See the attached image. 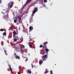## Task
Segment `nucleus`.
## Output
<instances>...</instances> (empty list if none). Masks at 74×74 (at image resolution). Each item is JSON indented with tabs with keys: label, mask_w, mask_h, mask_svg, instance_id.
I'll list each match as a JSON object with an SVG mask.
<instances>
[{
	"label": "nucleus",
	"mask_w": 74,
	"mask_h": 74,
	"mask_svg": "<svg viewBox=\"0 0 74 74\" xmlns=\"http://www.w3.org/2000/svg\"><path fill=\"white\" fill-rule=\"evenodd\" d=\"M13 6V5H12V3L11 2V3H9L8 4V7H10V8H12Z\"/></svg>",
	"instance_id": "obj_4"
},
{
	"label": "nucleus",
	"mask_w": 74,
	"mask_h": 74,
	"mask_svg": "<svg viewBox=\"0 0 74 74\" xmlns=\"http://www.w3.org/2000/svg\"><path fill=\"white\" fill-rule=\"evenodd\" d=\"M42 47H43V48H44V46H42Z\"/></svg>",
	"instance_id": "obj_32"
},
{
	"label": "nucleus",
	"mask_w": 74,
	"mask_h": 74,
	"mask_svg": "<svg viewBox=\"0 0 74 74\" xmlns=\"http://www.w3.org/2000/svg\"><path fill=\"white\" fill-rule=\"evenodd\" d=\"M14 38V42H15L17 41V40L18 39V37L16 36H15Z\"/></svg>",
	"instance_id": "obj_8"
},
{
	"label": "nucleus",
	"mask_w": 74,
	"mask_h": 74,
	"mask_svg": "<svg viewBox=\"0 0 74 74\" xmlns=\"http://www.w3.org/2000/svg\"><path fill=\"white\" fill-rule=\"evenodd\" d=\"M13 34H16V30L14 31V32H13Z\"/></svg>",
	"instance_id": "obj_15"
},
{
	"label": "nucleus",
	"mask_w": 74,
	"mask_h": 74,
	"mask_svg": "<svg viewBox=\"0 0 74 74\" xmlns=\"http://www.w3.org/2000/svg\"><path fill=\"white\" fill-rule=\"evenodd\" d=\"M31 6L29 7V8H30V7H31Z\"/></svg>",
	"instance_id": "obj_37"
},
{
	"label": "nucleus",
	"mask_w": 74,
	"mask_h": 74,
	"mask_svg": "<svg viewBox=\"0 0 74 74\" xmlns=\"http://www.w3.org/2000/svg\"><path fill=\"white\" fill-rule=\"evenodd\" d=\"M18 74H21V73H20V72H18Z\"/></svg>",
	"instance_id": "obj_29"
},
{
	"label": "nucleus",
	"mask_w": 74,
	"mask_h": 74,
	"mask_svg": "<svg viewBox=\"0 0 74 74\" xmlns=\"http://www.w3.org/2000/svg\"><path fill=\"white\" fill-rule=\"evenodd\" d=\"M38 11V7H35L34 8L33 11V14H32V16H33V15H34V14L36 13V11Z\"/></svg>",
	"instance_id": "obj_1"
},
{
	"label": "nucleus",
	"mask_w": 74,
	"mask_h": 74,
	"mask_svg": "<svg viewBox=\"0 0 74 74\" xmlns=\"http://www.w3.org/2000/svg\"><path fill=\"white\" fill-rule=\"evenodd\" d=\"M13 26H14H14H14V25H13Z\"/></svg>",
	"instance_id": "obj_35"
},
{
	"label": "nucleus",
	"mask_w": 74,
	"mask_h": 74,
	"mask_svg": "<svg viewBox=\"0 0 74 74\" xmlns=\"http://www.w3.org/2000/svg\"><path fill=\"white\" fill-rule=\"evenodd\" d=\"M8 66L10 70V71L11 73H12V68H11V65L9 64Z\"/></svg>",
	"instance_id": "obj_9"
},
{
	"label": "nucleus",
	"mask_w": 74,
	"mask_h": 74,
	"mask_svg": "<svg viewBox=\"0 0 74 74\" xmlns=\"http://www.w3.org/2000/svg\"><path fill=\"white\" fill-rule=\"evenodd\" d=\"M43 57L44 58V59H43V61L47 60L46 58H47V54L45 55L44 56H43Z\"/></svg>",
	"instance_id": "obj_7"
},
{
	"label": "nucleus",
	"mask_w": 74,
	"mask_h": 74,
	"mask_svg": "<svg viewBox=\"0 0 74 74\" xmlns=\"http://www.w3.org/2000/svg\"><path fill=\"white\" fill-rule=\"evenodd\" d=\"M14 23H16V22H17V20H16L15 19L14 20Z\"/></svg>",
	"instance_id": "obj_23"
},
{
	"label": "nucleus",
	"mask_w": 74,
	"mask_h": 74,
	"mask_svg": "<svg viewBox=\"0 0 74 74\" xmlns=\"http://www.w3.org/2000/svg\"><path fill=\"white\" fill-rule=\"evenodd\" d=\"M8 12H7V11H6V10H4L3 11V12H2V13L3 14H5V13H6V14H8Z\"/></svg>",
	"instance_id": "obj_11"
},
{
	"label": "nucleus",
	"mask_w": 74,
	"mask_h": 74,
	"mask_svg": "<svg viewBox=\"0 0 74 74\" xmlns=\"http://www.w3.org/2000/svg\"><path fill=\"white\" fill-rule=\"evenodd\" d=\"M4 15L3 16V19H7L8 18V14H6V13L3 14Z\"/></svg>",
	"instance_id": "obj_2"
},
{
	"label": "nucleus",
	"mask_w": 74,
	"mask_h": 74,
	"mask_svg": "<svg viewBox=\"0 0 74 74\" xmlns=\"http://www.w3.org/2000/svg\"><path fill=\"white\" fill-rule=\"evenodd\" d=\"M29 29L30 30H33V27H32V26L29 27Z\"/></svg>",
	"instance_id": "obj_17"
},
{
	"label": "nucleus",
	"mask_w": 74,
	"mask_h": 74,
	"mask_svg": "<svg viewBox=\"0 0 74 74\" xmlns=\"http://www.w3.org/2000/svg\"><path fill=\"white\" fill-rule=\"evenodd\" d=\"M45 51L46 52H48V51H49V49H47V48H46L45 49Z\"/></svg>",
	"instance_id": "obj_22"
},
{
	"label": "nucleus",
	"mask_w": 74,
	"mask_h": 74,
	"mask_svg": "<svg viewBox=\"0 0 74 74\" xmlns=\"http://www.w3.org/2000/svg\"><path fill=\"white\" fill-rule=\"evenodd\" d=\"M32 41V39H31L30 40V41Z\"/></svg>",
	"instance_id": "obj_33"
},
{
	"label": "nucleus",
	"mask_w": 74,
	"mask_h": 74,
	"mask_svg": "<svg viewBox=\"0 0 74 74\" xmlns=\"http://www.w3.org/2000/svg\"><path fill=\"white\" fill-rule=\"evenodd\" d=\"M4 31V29L2 28H1L0 30V31H1V32H3V31Z\"/></svg>",
	"instance_id": "obj_24"
},
{
	"label": "nucleus",
	"mask_w": 74,
	"mask_h": 74,
	"mask_svg": "<svg viewBox=\"0 0 74 74\" xmlns=\"http://www.w3.org/2000/svg\"><path fill=\"white\" fill-rule=\"evenodd\" d=\"M29 44H30V43H31V42H29Z\"/></svg>",
	"instance_id": "obj_34"
},
{
	"label": "nucleus",
	"mask_w": 74,
	"mask_h": 74,
	"mask_svg": "<svg viewBox=\"0 0 74 74\" xmlns=\"http://www.w3.org/2000/svg\"><path fill=\"white\" fill-rule=\"evenodd\" d=\"M18 22L20 23H21V21H22V18H21V16H18Z\"/></svg>",
	"instance_id": "obj_5"
},
{
	"label": "nucleus",
	"mask_w": 74,
	"mask_h": 74,
	"mask_svg": "<svg viewBox=\"0 0 74 74\" xmlns=\"http://www.w3.org/2000/svg\"><path fill=\"white\" fill-rule=\"evenodd\" d=\"M4 52L5 53L6 55H7V51L5 50H4Z\"/></svg>",
	"instance_id": "obj_16"
},
{
	"label": "nucleus",
	"mask_w": 74,
	"mask_h": 74,
	"mask_svg": "<svg viewBox=\"0 0 74 74\" xmlns=\"http://www.w3.org/2000/svg\"><path fill=\"white\" fill-rule=\"evenodd\" d=\"M42 45H41L40 46V48H42Z\"/></svg>",
	"instance_id": "obj_28"
},
{
	"label": "nucleus",
	"mask_w": 74,
	"mask_h": 74,
	"mask_svg": "<svg viewBox=\"0 0 74 74\" xmlns=\"http://www.w3.org/2000/svg\"><path fill=\"white\" fill-rule=\"evenodd\" d=\"M28 72L29 73V74H31L32 73V72L29 69L28 71Z\"/></svg>",
	"instance_id": "obj_18"
},
{
	"label": "nucleus",
	"mask_w": 74,
	"mask_h": 74,
	"mask_svg": "<svg viewBox=\"0 0 74 74\" xmlns=\"http://www.w3.org/2000/svg\"><path fill=\"white\" fill-rule=\"evenodd\" d=\"M32 0H27V1H26V3L25 4V6H26L27 4H29V2H30Z\"/></svg>",
	"instance_id": "obj_6"
},
{
	"label": "nucleus",
	"mask_w": 74,
	"mask_h": 74,
	"mask_svg": "<svg viewBox=\"0 0 74 74\" xmlns=\"http://www.w3.org/2000/svg\"><path fill=\"white\" fill-rule=\"evenodd\" d=\"M32 68H33V66H32Z\"/></svg>",
	"instance_id": "obj_36"
},
{
	"label": "nucleus",
	"mask_w": 74,
	"mask_h": 74,
	"mask_svg": "<svg viewBox=\"0 0 74 74\" xmlns=\"http://www.w3.org/2000/svg\"><path fill=\"white\" fill-rule=\"evenodd\" d=\"M23 37H22L21 38H20V42H22L23 41Z\"/></svg>",
	"instance_id": "obj_14"
},
{
	"label": "nucleus",
	"mask_w": 74,
	"mask_h": 74,
	"mask_svg": "<svg viewBox=\"0 0 74 74\" xmlns=\"http://www.w3.org/2000/svg\"><path fill=\"white\" fill-rule=\"evenodd\" d=\"M47 69H46V71H45V73H44V74H47V73H48L49 71H47Z\"/></svg>",
	"instance_id": "obj_19"
},
{
	"label": "nucleus",
	"mask_w": 74,
	"mask_h": 74,
	"mask_svg": "<svg viewBox=\"0 0 74 74\" xmlns=\"http://www.w3.org/2000/svg\"><path fill=\"white\" fill-rule=\"evenodd\" d=\"M29 21L30 23H32L33 22V17H31L29 19Z\"/></svg>",
	"instance_id": "obj_10"
},
{
	"label": "nucleus",
	"mask_w": 74,
	"mask_h": 74,
	"mask_svg": "<svg viewBox=\"0 0 74 74\" xmlns=\"http://www.w3.org/2000/svg\"><path fill=\"white\" fill-rule=\"evenodd\" d=\"M50 72L51 74H53V73H52V71H51Z\"/></svg>",
	"instance_id": "obj_26"
},
{
	"label": "nucleus",
	"mask_w": 74,
	"mask_h": 74,
	"mask_svg": "<svg viewBox=\"0 0 74 74\" xmlns=\"http://www.w3.org/2000/svg\"><path fill=\"white\" fill-rule=\"evenodd\" d=\"M3 36H6V33L4 32L3 33Z\"/></svg>",
	"instance_id": "obj_21"
},
{
	"label": "nucleus",
	"mask_w": 74,
	"mask_h": 74,
	"mask_svg": "<svg viewBox=\"0 0 74 74\" xmlns=\"http://www.w3.org/2000/svg\"><path fill=\"white\" fill-rule=\"evenodd\" d=\"M27 73H28V71H27Z\"/></svg>",
	"instance_id": "obj_38"
},
{
	"label": "nucleus",
	"mask_w": 74,
	"mask_h": 74,
	"mask_svg": "<svg viewBox=\"0 0 74 74\" xmlns=\"http://www.w3.org/2000/svg\"><path fill=\"white\" fill-rule=\"evenodd\" d=\"M16 52H20L22 54L23 53V51L21 50L20 47H18L17 49H16Z\"/></svg>",
	"instance_id": "obj_3"
},
{
	"label": "nucleus",
	"mask_w": 74,
	"mask_h": 74,
	"mask_svg": "<svg viewBox=\"0 0 74 74\" xmlns=\"http://www.w3.org/2000/svg\"><path fill=\"white\" fill-rule=\"evenodd\" d=\"M22 47L23 48H25V46H24L23 45Z\"/></svg>",
	"instance_id": "obj_30"
},
{
	"label": "nucleus",
	"mask_w": 74,
	"mask_h": 74,
	"mask_svg": "<svg viewBox=\"0 0 74 74\" xmlns=\"http://www.w3.org/2000/svg\"><path fill=\"white\" fill-rule=\"evenodd\" d=\"M44 2H45V3H47V0H44Z\"/></svg>",
	"instance_id": "obj_25"
},
{
	"label": "nucleus",
	"mask_w": 74,
	"mask_h": 74,
	"mask_svg": "<svg viewBox=\"0 0 74 74\" xmlns=\"http://www.w3.org/2000/svg\"><path fill=\"white\" fill-rule=\"evenodd\" d=\"M43 62V61L42 60H40L39 61V64L40 65L42 63V62Z\"/></svg>",
	"instance_id": "obj_12"
},
{
	"label": "nucleus",
	"mask_w": 74,
	"mask_h": 74,
	"mask_svg": "<svg viewBox=\"0 0 74 74\" xmlns=\"http://www.w3.org/2000/svg\"><path fill=\"white\" fill-rule=\"evenodd\" d=\"M29 46L30 48H32V45H29Z\"/></svg>",
	"instance_id": "obj_27"
},
{
	"label": "nucleus",
	"mask_w": 74,
	"mask_h": 74,
	"mask_svg": "<svg viewBox=\"0 0 74 74\" xmlns=\"http://www.w3.org/2000/svg\"><path fill=\"white\" fill-rule=\"evenodd\" d=\"M15 58L16 59H19V60L20 59V57L18 56H15Z\"/></svg>",
	"instance_id": "obj_13"
},
{
	"label": "nucleus",
	"mask_w": 74,
	"mask_h": 74,
	"mask_svg": "<svg viewBox=\"0 0 74 74\" xmlns=\"http://www.w3.org/2000/svg\"><path fill=\"white\" fill-rule=\"evenodd\" d=\"M43 45H44V46L45 48H47V45H46V44H45V43H43Z\"/></svg>",
	"instance_id": "obj_20"
},
{
	"label": "nucleus",
	"mask_w": 74,
	"mask_h": 74,
	"mask_svg": "<svg viewBox=\"0 0 74 74\" xmlns=\"http://www.w3.org/2000/svg\"><path fill=\"white\" fill-rule=\"evenodd\" d=\"M23 8H22L21 10H23Z\"/></svg>",
	"instance_id": "obj_31"
}]
</instances>
